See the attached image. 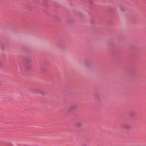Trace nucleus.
Segmentation results:
<instances>
[{"instance_id":"obj_1","label":"nucleus","mask_w":146,"mask_h":146,"mask_svg":"<svg viewBox=\"0 0 146 146\" xmlns=\"http://www.w3.org/2000/svg\"><path fill=\"white\" fill-rule=\"evenodd\" d=\"M35 90V91L34 92L35 93H39L42 95H44L45 94V93L44 91L41 90L37 89Z\"/></svg>"},{"instance_id":"obj_3","label":"nucleus","mask_w":146,"mask_h":146,"mask_svg":"<svg viewBox=\"0 0 146 146\" xmlns=\"http://www.w3.org/2000/svg\"><path fill=\"white\" fill-rule=\"evenodd\" d=\"M76 106L75 105H74L71 106L70 107V109L71 110H75L76 108Z\"/></svg>"},{"instance_id":"obj_7","label":"nucleus","mask_w":146,"mask_h":146,"mask_svg":"<svg viewBox=\"0 0 146 146\" xmlns=\"http://www.w3.org/2000/svg\"><path fill=\"white\" fill-rule=\"evenodd\" d=\"M27 70H31V68H27Z\"/></svg>"},{"instance_id":"obj_2","label":"nucleus","mask_w":146,"mask_h":146,"mask_svg":"<svg viewBox=\"0 0 146 146\" xmlns=\"http://www.w3.org/2000/svg\"><path fill=\"white\" fill-rule=\"evenodd\" d=\"M122 127L125 129H128L130 128L129 126L127 124H125L122 125Z\"/></svg>"},{"instance_id":"obj_4","label":"nucleus","mask_w":146,"mask_h":146,"mask_svg":"<svg viewBox=\"0 0 146 146\" xmlns=\"http://www.w3.org/2000/svg\"><path fill=\"white\" fill-rule=\"evenodd\" d=\"M82 125V123L81 122H78L76 124V126L78 127H80Z\"/></svg>"},{"instance_id":"obj_5","label":"nucleus","mask_w":146,"mask_h":146,"mask_svg":"<svg viewBox=\"0 0 146 146\" xmlns=\"http://www.w3.org/2000/svg\"><path fill=\"white\" fill-rule=\"evenodd\" d=\"M120 9L121 11H123L124 10L125 8L121 6L120 7Z\"/></svg>"},{"instance_id":"obj_8","label":"nucleus","mask_w":146,"mask_h":146,"mask_svg":"<svg viewBox=\"0 0 146 146\" xmlns=\"http://www.w3.org/2000/svg\"><path fill=\"white\" fill-rule=\"evenodd\" d=\"M1 85V84L0 83V86Z\"/></svg>"},{"instance_id":"obj_6","label":"nucleus","mask_w":146,"mask_h":146,"mask_svg":"<svg viewBox=\"0 0 146 146\" xmlns=\"http://www.w3.org/2000/svg\"><path fill=\"white\" fill-rule=\"evenodd\" d=\"M90 22L92 24H94V20H91Z\"/></svg>"}]
</instances>
